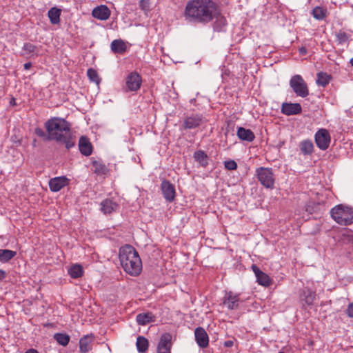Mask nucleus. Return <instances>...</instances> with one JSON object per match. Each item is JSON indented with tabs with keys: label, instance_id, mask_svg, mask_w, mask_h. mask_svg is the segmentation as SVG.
Wrapping results in <instances>:
<instances>
[{
	"label": "nucleus",
	"instance_id": "nucleus-1",
	"mask_svg": "<svg viewBox=\"0 0 353 353\" xmlns=\"http://www.w3.org/2000/svg\"><path fill=\"white\" fill-rule=\"evenodd\" d=\"M218 13V6L212 0H190L185 8L188 21L205 25L212 21Z\"/></svg>",
	"mask_w": 353,
	"mask_h": 353
},
{
	"label": "nucleus",
	"instance_id": "nucleus-2",
	"mask_svg": "<svg viewBox=\"0 0 353 353\" xmlns=\"http://www.w3.org/2000/svg\"><path fill=\"white\" fill-rule=\"evenodd\" d=\"M48 139L63 143L69 150L75 145L76 138L71 132V125L65 119L53 117L45 123Z\"/></svg>",
	"mask_w": 353,
	"mask_h": 353
},
{
	"label": "nucleus",
	"instance_id": "nucleus-3",
	"mask_svg": "<svg viewBox=\"0 0 353 353\" xmlns=\"http://www.w3.org/2000/svg\"><path fill=\"white\" fill-rule=\"evenodd\" d=\"M119 260L124 271L138 276L142 270V262L137 251L130 245H125L119 250Z\"/></svg>",
	"mask_w": 353,
	"mask_h": 353
},
{
	"label": "nucleus",
	"instance_id": "nucleus-4",
	"mask_svg": "<svg viewBox=\"0 0 353 353\" xmlns=\"http://www.w3.org/2000/svg\"><path fill=\"white\" fill-rule=\"evenodd\" d=\"M332 218L339 225H350L352 223V208L339 204L330 210Z\"/></svg>",
	"mask_w": 353,
	"mask_h": 353
},
{
	"label": "nucleus",
	"instance_id": "nucleus-5",
	"mask_svg": "<svg viewBox=\"0 0 353 353\" xmlns=\"http://www.w3.org/2000/svg\"><path fill=\"white\" fill-rule=\"evenodd\" d=\"M256 176L261 184L266 188L272 189L274 185V175L272 168L260 167L256 170Z\"/></svg>",
	"mask_w": 353,
	"mask_h": 353
},
{
	"label": "nucleus",
	"instance_id": "nucleus-6",
	"mask_svg": "<svg viewBox=\"0 0 353 353\" xmlns=\"http://www.w3.org/2000/svg\"><path fill=\"white\" fill-rule=\"evenodd\" d=\"M290 85L297 96L305 97L308 94L307 83L299 74L292 77Z\"/></svg>",
	"mask_w": 353,
	"mask_h": 353
},
{
	"label": "nucleus",
	"instance_id": "nucleus-7",
	"mask_svg": "<svg viewBox=\"0 0 353 353\" xmlns=\"http://www.w3.org/2000/svg\"><path fill=\"white\" fill-rule=\"evenodd\" d=\"M316 145L322 150H325L330 143V135L325 129L319 130L314 136Z\"/></svg>",
	"mask_w": 353,
	"mask_h": 353
},
{
	"label": "nucleus",
	"instance_id": "nucleus-8",
	"mask_svg": "<svg viewBox=\"0 0 353 353\" xmlns=\"http://www.w3.org/2000/svg\"><path fill=\"white\" fill-rule=\"evenodd\" d=\"M161 190L164 199L168 202H172L176 197V191L174 185L168 180H163L161 184Z\"/></svg>",
	"mask_w": 353,
	"mask_h": 353
},
{
	"label": "nucleus",
	"instance_id": "nucleus-9",
	"mask_svg": "<svg viewBox=\"0 0 353 353\" xmlns=\"http://www.w3.org/2000/svg\"><path fill=\"white\" fill-rule=\"evenodd\" d=\"M142 83L141 77L136 72H130L126 77L125 84L129 91L139 90Z\"/></svg>",
	"mask_w": 353,
	"mask_h": 353
},
{
	"label": "nucleus",
	"instance_id": "nucleus-10",
	"mask_svg": "<svg viewBox=\"0 0 353 353\" xmlns=\"http://www.w3.org/2000/svg\"><path fill=\"white\" fill-rule=\"evenodd\" d=\"M240 301L239 295L231 291L226 292L223 299V305L230 310H236L239 307Z\"/></svg>",
	"mask_w": 353,
	"mask_h": 353
},
{
	"label": "nucleus",
	"instance_id": "nucleus-11",
	"mask_svg": "<svg viewBox=\"0 0 353 353\" xmlns=\"http://www.w3.org/2000/svg\"><path fill=\"white\" fill-rule=\"evenodd\" d=\"M172 335L170 333H165L161 336L157 346L158 353H170L172 346Z\"/></svg>",
	"mask_w": 353,
	"mask_h": 353
},
{
	"label": "nucleus",
	"instance_id": "nucleus-12",
	"mask_svg": "<svg viewBox=\"0 0 353 353\" xmlns=\"http://www.w3.org/2000/svg\"><path fill=\"white\" fill-rule=\"evenodd\" d=\"M195 340L201 348H205L209 345V337L204 328L198 327L194 330Z\"/></svg>",
	"mask_w": 353,
	"mask_h": 353
},
{
	"label": "nucleus",
	"instance_id": "nucleus-13",
	"mask_svg": "<svg viewBox=\"0 0 353 353\" xmlns=\"http://www.w3.org/2000/svg\"><path fill=\"white\" fill-rule=\"evenodd\" d=\"M203 121V117L202 115L194 114L184 119L183 126L185 130L193 129L199 127Z\"/></svg>",
	"mask_w": 353,
	"mask_h": 353
},
{
	"label": "nucleus",
	"instance_id": "nucleus-14",
	"mask_svg": "<svg viewBox=\"0 0 353 353\" xmlns=\"http://www.w3.org/2000/svg\"><path fill=\"white\" fill-rule=\"evenodd\" d=\"M252 269L255 274L256 281L259 285L268 287L272 284V279L270 276L262 272L256 265H252Z\"/></svg>",
	"mask_w": 353,
	"mask_h": 353
},
{
	"label": "nucleus",
	"instance_id": "nucleus-15",
	"mask_svg": "<svg viewBox=\"0 0 353 353\" xmlns=\"http://www.w3.org/2000/svg\"><path fill=\"white\" fill-rule=\"evenodd\" d=\"M110 9L106 6L101 5L92 10V15L99 20L105 21L110 17Z\"/></svg>",
	"mask_w": 353,
	"mask_h": 353
},
{
	"label": "nucleus",
	"instance_id": "nucleus-16",
	"mask_svg": "<svg viewBox=\"0 0 353 353\" xmlns=\"http://www.w3.org/2000/svg\"><path fill=\"white\" fill-rule=\"evenodd\" d=\"M68 184V179L65 176H58L49 181V188L52 192H57L61 190Z\"/></svg>",
	"mask_w": 353,
	"mask_h": 353
},
{
	"label": "nucleus",
	"instance_id": "nucleus-17",
	"mask_svg": "<svg viewBox=\"0 0 353 353\" xmlns=\"http://www.w3.org/2000/svg\"><path fill=\"white\" fill-rule=\"evenodd\" d=\"M301 112V106L299 103H283L281 106V112L285 115H294Z\"/></svg>",
	"mask_w": 353,
	"mask_h": 353
},
{
	"label": "nucleus",
	"instance_id": "nucleus-18",
	"mask_svg": "<svg viewBox=\"0 0 353 353\" xmlns=\"http://www.w3.org/2000/svg\"><path fill=\"white\" fill-rule=\"evenodd\" d=\"M79 148L80 152L84 156H90L92 152V145L89 139L85 136L80 137L79 141Z\"/></svg>",
	"mask_w": 353,
	"mask_h": 353
},
{
	"label": "nucleus",
	"instance_id": "nucleus-19",
	"mask_svg": "<svg viewBox=\"0 0 353 353\" xmlns=\"http://www.w3.org/2000/svg\"><path fill=\"white\" fill-rule=\"evenodd\" d=\"M118 207L119 205L117 203L109 199H106L101 203V210L105 214H110L115 212Z\"/></svg>",
	"mask_w": 353,
	"mask_h": 353
},
{
	"label": "nucleus",
	"instance_id": "nucleus-20",
	"mask_svg": "<svg viewBox=\"0 0 353 353\" xmlns=\"http://www.w3.org/2000/svg\"><path fill=\"white\" fill-rule=\"evenodd\" d=\"M236 134L241 140L248 142H252L255 138V135L251 130L243 127L238 128Z\"/></svg>",
	"mask_w": 353,
	"mask_h": 353
},
{
	"label": "nucleus",
	"instance_id": "nucleus-21",
	"mask_svg": "<svg viewBox=\"0 0 353 353\" xmlns=\"http://www.w3.org/2000/svg\"><path fill=\"white\" fill-rule=\"evenodd\" d=\"M214 19H215L213 23L214 30L217 32L225 31L227 26V20L223 16L221 15L219 10Z\"/></svg>",
	"mask_w": 353,
	"mask_h": 353
},
{
	"label": "nucleus",
	"instance_id": "nucleus-22",
	"mask_svg": "<svg viewBox=\"0 0 353 353\" xmlns=\"http://www.w3.org/2000/svg\"><path fill=\"white\" fill-rule=\"evenodd\" d=\"M111 50L115 54H124L126 52L127 46L121 39L113 40L110 44Z\"/></svg>",
	"mask_w": 353,
	"mask_h": 353
},
{
	"label": "nucleus",
	"instance_id": "nucleus-23",
	"mask_svg": "<svg viewBox=\"0 0 353 353\" xmlns=\"http://www.w3.org/2000/svg\"><path fill=\"white\" fill-rule=\"evenodd\" d=\"M136 320L139 325H145L149 323L154 322L155 316L152 312L141 313L137 316Z\"/></svg>",
	"mask_w": 353,
	"mask_h": 353
},
{
	"label": "nucleus",
	"instance_id": "nucleus-24",
	"mask_svg": "<svg viewBox=\"0 0 353 353\" xmlns=\"http://www.w3.org/2000/svg\"><path fill=\"white\" fill-rule=\"evenodd\" d=\"M22 50L24 52L23 55L28 56V57H38L39 55L38 47L30 43H25Z\"/></svg>",
	"mask_w": 353,
	"mask_h": 353
},
{
	"label": "nucleus",
	"instance_id": "nucleus-25",
	"mask_svg": "<svg viewBox=\"0 0 353 353\" xmlns=\"http://www.w3.org/2000/svg\"><path fill=\"white\" fill-rule=\"evenodd\" d=\"M61 10L56 7L50 8L48 12V16L50 21L53 25H57L60 23V16Z\"/></svg>",
	"mask_w": 353,
	"mask_h": 353
},
{
	"label": "nucleus",
	"instance_id": "nucleus-26",
	"mask_svg": "<svg viewBox=\"0 0 353 353\" xmlns=\"http://www.w3.org/2000/svg\"><path fill=\"white\" fill-rule=\"evenodd\" d=\"M92 338L90 335H85L79 341V348L81 353H87L91 350L90 343Z\"/></svg>",
	"mask_w": 353,
	"mask_h": 353
},
{
	"label": "nucleus",
	"instance_id": "nucleus-27",
	"mask_svg": "<svg viewBox=\"0 0 353 353\" xmlns=\"http://www.w3.org/2000/svg\"><path fill=\"white\" fill-rule=\"evenodd\" d=\"M194 158L202 167L205 168L208 165V155L203 150H198L194 153Z\"/></svg>",
	"mask_w": 353,
	"mask_h": 353
},
{
	"label": "nucleus",
	"instance_id": "nucleus-28",
	"mask_svg": "<svg viewBox=\"0 0 353 353\" xmlns=\"http://www.w3.org/2000/svg\"><path fill=\"white\" fill-rule=\"evenodd\" d=\"M17 254V252L7 250V249H0V262L1 263H8L12 258H14Z\"/></svg>",
	"mask_w": 353,
	"mask_h": 353
},
{
	"label": "nucleus",
	"instance_id": "nucleus-29",
	"mask_svg": "<svg viewBox=\"0 0 353 353\" xmlns=\"http://www.w3.org/2000/svg\"><path fill=\"white\" fill-rule=\"evenodd\" d=\"M312 14L317 20H323L327 14V10L326 8L316 6L312 9Z\"/></svg>",
	"mask_w": 353,
	"mask_h": 353
},
{
	"label": "nucleus",
	"instance_id": "nucleus-30",
	"mask_svg": "<svg viewBox=\"0 0 353 353\" xmlns=\"http://www.w3.org/2000/svg\"><path fill=\"white\" fill-rule=\"evenodd\" d=\"M92 166L94 168V172L97 175L106 174L109 171L106 165L99 161H94L92 162Z\"/></svg>",
	"mask_w": 353,
	"mask_h": 353
},
{
	"label": "nucleus",
	"instance_id": "nucleus-31",
	"mask_svg": "<svg viewBox=\"0 0 353 353\" xmlns=\"http://www.w3.org/2000/svg\"><path fill=\"white\" fill-rule=\"evenodd\" d=\"M68 274L72 279L80 278L83 274V267L79 264L73 265L68 270Z\"/></svg>",
	"mask_w": 353,
	"mask_h": 353
},
{
	"label": "nucleus",
	"instance_id": "nucleus-32",
	"mask_svg": "<svg viewBox=\"0 0 353 353\" xmlns=\"http://www.w3.org/2000/svg\"><path fill=\"white\" fill-rule=\"evenodd\" d=\"M136 345L138 352L143 353L148 349V341L144 336H139L137 339Z\"/></svg>",
	"mask_w": 353,
	"mask_h": 353
},
{
	"label": "nucleus",
	"instance_id": "nucleus-33",
	"mask_svg": "<svg viewBox=\"0 0 353 353\" xmlns=\"http://www.w3.org/2000/svg\"><path fill=\"white\" fill-rule=\"evenodd\" d=\"M54 339L57 343L63 346H66L70 341L69 335L63 333H57L54 335Z\"/></svg>",
	"mask_w": 353,
	"mask_h": 353
},
{
	"label": "nucleus",
	"instance_id": "nucleus-34",
	"mask_svg": "<svg viewBox=\"0 0 353 353\" xmlns=\"http://www.w3.org/2000/svg\"><path fill=\"white\" fill-rule=\"evenodd\" d=\"M329 81L330 76L324 72L318 73L316 82L319 85L325 87L326 85L328 84Z\"/></svg>",
	"mask_w": 353,
	"mask_h": 353
},
{
	"label": "nucleus",
	"instance_id": "nucleus-35",
	"mask_svg": "<svg viewBox=\"0 0 353 353\" xmlns=\"http://www.w3.org/2000/svg\"><path fill=\"white\" fill-rule=\"evenodd\" d=\"M87 75L91 81L97 83V85L99 84L101 79L99 77L97 70H95L93 68H89L87 70Z\"/></svg>",
	"mask_w": 353,
	"mask_h": 353
},
{
	"label": "nucleus",
	"instance_id": "nucleus-36",
	"mask_svg": "<svg viewBox=\"0 0 353 353\" xmlns=\"http://www.w3.org/2000/svg\"><path fill=\"white\" fill-rule=\"evenodd\" d=\"M299 147H300L301 152L303 154L307 155V154H309V141L308 140H304L302 142H301Z\"/></svg>",
	"mask_w": 353,
	"mask_h": 353
},
{
	"label": "nucleus",
	"instance_id": "nucleus-37",
	"mask_svg": "<svg viewBox=\"0 0 353 353\" xmlns=\"http://www.w3.org/2000/svg\"><path fill=\"white\" fill-rule=\"evenodd\" d=\"M225 168L228 170H234L237 168V163L234 160L224 162Z\"/></svg>",
	"mask_w": 353,
	"mask_h": 353
},
{
	"label": "nucleus",
	"instance_id": "nucleus-38",
	"mask_svg": "<svg viewBox=\"0 0 353 353\" xmlns=\"http://www.w3.org/2000/svg\"><path fill=\"white\" fill-rule=\"evenodd\" d=\"M139 6L144 12H148L150 10V3L149 0H141Z\"/></svg>",
	"mask_w": 353,
	"mask_h": 353
},
{
	"label": "nucleus",
	"instance_id": "nucleus-39",
	"mask_svg": "<svg viewBox=\"0 0 353 353\" xmlns=\"http://www.w3.org/2000/svg\"><path fill=\"white\" fill-rule=\"evenodd\" d=\"M34 132L39 137L43 138L46 141L50 140V139H48V135L41 128H35Z\"/></svg>",
	"mask_w": 353,
	"mask_h": 353
},
{
	"label": "nucleus",
	"instance_id": "nucleus-40",
	"mask_svg": "<svg viewBox=\"0 0 353 353\" xmlns=\"http://www.w3.org/2000/svg\"><path fill=\"white\" fill-rule=\"evenodd\" d=\"M347 314L349 317L353 318V303L348 305L347 308Z\"/></svg>",
	"mask_w": 353,
	"mask_h": 353
},
{
	"label": "nucleus",
	"instance_id": "nucleus-41",
	"mask_svg": "<svg viewBox=\"0 0 353 353\" xmlns=\"http://www.w3.org/2000/svg\"><path fill=\"white\" fill-rule=\"evenodd\" d=\"M337 38L340 40V41H345L347 37L345 32H339L337 34Z\"/></svg>",
	"mask_w": 353,
	"mask_h": 353
},
{
	"label": "nucleus",
	"instance_id": "nucleus-42",
	"mask_svg": "<svg viewBox=\"0 0 353 353\" xmlns=\"http://www.w3.org/2000/svg\"><path fill=\"white\" fill-rule=\"evenodd\" d=\"M234 345V341L233 340H228L225 341L223 343V345L226 347H231Z\"/></svg>",
	"mask_w": 353,
	"mask_h": 353
},
{
	"label": "nucleus",
	"instance_id": "nucleus-43",
	"mask_svg": "<svg viewBox=\"0 0 353 353\" xmlns=\"http://www.w3.org/2000/svg\"><path fill=\"white\" fill-rule=\"evenodd\" d=\"M6 276H7L6 272L0 269V281H3L4 279H6Z\"/></svg>",
	"mask_w": 353,
	"mask_h": 353
},
{
	"label": "nucleus",
	"instance_id": "nucleus-44",
	"mask_svg": "<svg viewBox=\"0 0 353 353\" xmlns=\"http://www.w3.org/2000/svg\"><path fill=\"white\" fill-rule=\"evenodd\" d=\"M32 67V63L30 62L26 63L23 65V68L26 70H29Z\"/></svg>",
	"mask_w": 353,
	"mask_h": 353
},
{
	"label": "nucleus",
	"instance_id": "nucleus-45",
	"mask_svg": "<svg viewBox=\"0 0 353 353\" xmlns=\"http://www.w3.org/2000/svg\"><path fill=\"white\" fill-rule=\"evenodd\" d=\"M299 52H300L301 54H305L307 52V50L305 48H301L299 49Z\"/></svg>",
	"mask_w": 353,
	"mask_h": 353
},
{
	"label": "nucleus",
	"instance_id": "nucleus-46",
	"mask_svg": "<svg viewBox=\"0 0 353 353\" xmlns=\"http://www.w3.org/2000/svg\"><path fill=\"white\" fill-rule=\"evenodd\" d=\"M25 353H39L36 350L30 349Z\"/></svg>",
	"mask_w": 353,
	"mask_h": 353
},
{
	"label": "nucleus",
	"instance_id": "nucleus-47",
	"mask_svg": "<svg viewBox=\"0 0 353 353\" xmlns=\"http://www.w3.org/2000/svg\"><path fill=\"white\" fill-rule=\"evenodd\" d=\"M350 63L352 66H353V57L350 59Z\"/></svg>",
	"mask_w": 353,
	"mask_h": 353
},
{
	"label": "nucleus",
	"instance_id": "nucleus-48",
	"mask_svg": "<svg viewBox=\"0 0 353 353\" xmlns=\"http://www.w3.org/2000/svg\"><path fill=\"white\" fill-rule=\"evenodd\" d=\"M310 153H311L312 152V150L314 148L313 144L310 143Z\"/></svg>",
	"mask_w": 353,
	"mask_h": 353
},
{
	"label": "nucleus",
	"instance_id": "nucleus-49",
	"mask_svg": "<svg viewBox=\"0 0 353 353\" xmlns=\"http://www.w3.org/2000/svg\"><path fill=\"white\" fill-rule=\"evenodd\" d=\"M307 296H305V304H308V302H307Z\"/></svg>",
	"mask_w": 353,
	"mask_h": 353
},
{
	"label": "nucleus",
	"instance_id": "nucleus-50",
	"mask_svg": "<svg viewBox=\"0 0 353 353\" xmlns=\"http://www.w3.org/2000/svg\"><path fill=\"white\" fill-rule=\"evenodd\" d=\"M279 353H284V352H279Z\"/></svg>",
	"mask_w": 353,
	"mask_h": 353
}]
</instances>
